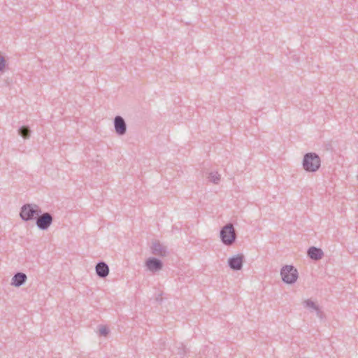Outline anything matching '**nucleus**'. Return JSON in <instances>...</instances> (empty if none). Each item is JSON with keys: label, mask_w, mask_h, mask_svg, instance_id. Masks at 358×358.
<instances>
[{"label": "nucleus", "mask_w": 358, "mask_h": 358, "mask_svg": "<svg viewBox=\"0 0 358 358\" xmlns=\"http://www.w3.org/2000/svg\"><path fill=\"white\" fill-rule=\"evenodd\" d=\"M321 166V159L315 152H308L303 155L302 167L308 173H315Z\"/></svg>", "instance_id": "nucleus-1"}, {"label": "nucleus", "mask_w": 358, "mask_h": 358, "mask_svg": "<svg viewBox=\"0 0 358 358\" xmlns=\"http://www.w3.org/2000/svg\"><path fill=\"white\" fill-rule=\"evenodd\" d=\"M41 213V208L36 204L26 203L21 207L20 216L24 221L36 220Z\"/></svg>", "instance_id": "nucleus-2"}, {"label": "nucleus", "mask_w": 358, "mask_h": 358, "mask_svg": "<svg viewBox=\"0 0 358 358\" xmlns=\"http://www.w3.org/2000/svg\"><path fill=\"white\" fill-rule=\"evenodd\" d=\"M220 239L225 245L230 246L236 240V229L231 223H227L220 229Z\"/></svg>", "instance_id": "nucleus-3"}, {"label": "nucleus", "mask_w": 358, "mask_h": 358, "mask_svg": "<svg viewBox=\"0 0 358 358\" xmlns=\"http://www.w3.org/2000/svg\"><path fill=\"white\" fill-rule=\"evenodd\" d=\"M280 275L285 283L292 285L296 282L299 273L294 266L285 265L280 270Z\"/></svg>", "instance_id": "nucleus-4"}, {"label": "nucleus", "mask_w": 358, "mask_h": 358, "mask_svg": "<svg viewBox=\"0 0 358 358\" xmlns=\"http://www.w3.org/2000/svg\"><path fill=\"white\" fill-rule=\"evenodd\" d=\"M53 217L50 213H43L36 217V224L39 229L47 230L52 224Z\"/></svg>", "instance_id": "nucleus-5"}, {"label": "nucleus", "mask_w": 358, "mask_h": 358, "mask_svg": "<svg viewBox=\"0 0 358 358\" xmlns=\"http://www.w3.org/2000/svg\"><path fill=\"white\" fill-rule=\"evenodd\" d=\"M243 262L244 255L238 254L228 259V266L233 271H240L243 268Z\"/></svg>", "instance_id": "nucleus-6"}, {"label": "nucleus", "mask_w": 358, "mask_h": 358, "mask_svg": "<svg viewBox=\"0 0 358 358\" xmlns=\"http://www.w3.org/2000/svg\"><path fill=\"white\" fill-rule=\"evenodd\" d=\"M145 266L150 271L155 273L162 269L163 262L156 257H149L145 261Z\"/></svg>", "instance_id": "nucleus-7"}, {"label": "nucleus", "mask_w": 358, "mask_h": 358, "mask_svg": "<svg viewBox=\"0 0 358 358\" xmlns=\"http://www.w3.org/2000/svg\"><path fill=\"white\" fill-rule=\"evenodd\" d=\"M114 127L116 134L118 136H123L127 132V124L124 119L120 115L114 118Z\"/></svg>", "instance_id": "nucleus-8"}, {"label": "nucleus", "mask_w": 358, "mask_h": 358, "mask_svg": "<svg viewBox=\"0 0 358 358\" xmlns=\"http://www.w3.org/2000/svg\"><path fill=\"white\" fill-rule=\"evenodd\" d=\"M152 253L156 256L166 257L168 254L167 248L163 245L159 241H155L151 246Z\"/></svg>", "instance_id": "nucleus-9"}, {"label": "nucleus", "mask_w": 358, "mask_h": 358, "mask_svg": "<svg viewBox=\"0 0 358 358\" xmlns=\"http://www.w3.org/2000/svg\"><path fill=\"white\" fill-rule=\"evenodd\" d=\"M95 270L96 275L101 278H105L109 273V267L108 264L103 261L96 264Z\"/></svg>", "instance_id": "nucleus-10"}, {"label": "nucleus", "mask_w": 358, "mask_h": 358, "mask_svg": "<svg viewBox=\"0 0 358 358\" xmlns=\"http://www.w3.org/2000/svg\"><path fill=\"white\" fill-rule=\"evenodd\" d=\"M308 256L313 260L317 261L324 257V252L321 248L311 246L308 249Z\"/></svg>", "instance_id": "nucleus-11"}, {"label": "nucleus", "mask_w": 358, "mask_h": 358, "mask_svg": "<svg viewBox=\"0 0 358 358\" xmlns=\"http://www.w3.org/2000/svg\"><path fill=\"white\" fill-rule=\"evenodd\" d=\"M27 279V275L22 272L16 273L11 280V285L19 287L24 285Z\"/></svg>", "instance_id": "nucleus-12"}, {"label": "nucleus", "mask_w": 358, "mask_h": 358, "mask_svg": "<svg viewBox=\"0 0 358 358\" xmlns=\"http://www.w3.org/2000/svg\"><path fill=\"white\" fill-rule=\"evenodd\" d=\"M31 130L28 126H22L18 129V134L24 138H29Z\"/></svg>", "instance_id": "nucleus-13"}, {"label": "nucleus", "mask_w": 358, "mask_h": 358, "mask_svg": "<svg viewBox=\"0 0 358 358\" xmlns=\"http://www.w3.org/2000/svg\"><path fill=\"white\" fill-rule=\"evenodd\" d=\"M208 180L217 184L220 180V176L217 172H210L208 176Z\"/></svg>", "instance_id": "nucleus-14"}, {"label": "nucleus", "mask_w": 358, "mask_h": 358, "mask_svg": "<svg viewBox=\"0 0 358 358\" xmlns=\"http://www.w3.org/2000/svg\"><path fill=\"white\" fill-rule=\"evenodd\" d=\"M303 305L306 308H311L314 310H315L316 309H317V308L319 307L317 305H316L315 303V302H313L312 300L310 299H307V300H305L303 301Z\"/></svg>", "instance_id": "nucleus-15"}, {"label": "nucleus", "mask_w": 358, "mask_h": 358, "mask_svg": "<svg viewBox=\"0 0 358 358\" xmlns=\"http://www.w3.org/2000/svg\"><path fill=\"white\" fill-rule=\"evenodd\" d=\"M100 335L106 336L109 334V329L107 327L101 326L99 329Z\"/></svg>", "instance_id": "nucleus-16"}, {"label": "nucleus", "mask_w": 358, "mask_h": 358, "mask_svg": "<svg viewBox=\"0 0 358 358\" xmlns=\"http://www.w3.org/2000/svg\"><path fill=\"white\" fill-rule=\"evenodd\" d=\"M315 312H316V315L318 317H320V319H323L324 317V313L321 310V309L320 308V307L317 308V309L315 310Z\"/></svg>", "instance_id": "nucleus-17"}]
</instances>
